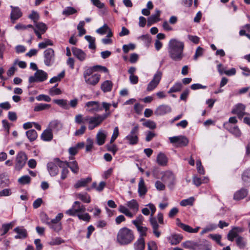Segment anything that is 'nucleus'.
Returning <instances> with one entry per match:
<instances>
[{"label": "nucleus", "mask_w": 250, "mask_h": 250, "mask_svg": "<svg viewBox=\"0 0 250 250\" xmlns=\"http://www.w3.org/2000/svg\"><path fill=\"white\" fill-rule=\"evenodd\" d=\"M106 135L103 130L99 131L96 135L97 143L99 146L103 145L106 139Z\"/></svg>", "instance_id": "25"}, {"label": "nucleus", "mask_w": 250, "mask_h": 250, "mask_svg": "<svg viewBox=\"0 0 250 250\" xmlns=\"http://www.w3.org/2000/svg\"><path fill=\"white\" fill-rule=\"evenodd\" d=\"M31 178L28 175H24L18 179L19 183L22 185L29 184L30 182Z\"/></svg>", "instance_id": "51"}, {"label": "nucleus", "mask_w": 250, "mask_h": 250, "mask_svg": "<svg viewBox=\"0 0 250 250\" xmlns=\"http://www.w3.org/2000/svg\"><path fill=\"white\" fill-rule=\"evenodd\" d=\"M162 180L164 182L167 183L169 187L173 186L175 183V176L170 171H167L164 173Z\"/></svg>", "instance_id": "11"}, {"label": "nucleus", "mask_w": 250, "mask_h": 250, "mask_svg": "<svg viewBox=\"0 0 250 250\" xmlns=\"http://www.w3.org/2000/svg\"><path fill=\"white\" fill-rule=\"evenodd\" d=\"M95 72H99L105 74L109 73V70L106 67L100 65H95Z\"/></svg>", "instance_id": "48"}, {"label": "nucleus", "mask_w": 250, "mask_h": 250, "mask_svg": "<svg viewBox=\"0 0 250 250\" xmlns=\"http://www.w3.org/2000/svg\"><path fill=\"white\" fill-rule=\"evenodd\" d=\"M26 135L30 142L35 141L38 137L37 133L34 129H30L26 131Z\"/></svg>", "instance_id": "36"}, {"label": "nucleus", "mask_w": 250, "mask_h": 250, "mask_svg": "<svg viewBox=\"0 0 250 250\" xmlns=\"http://www.w3.org/2000/svg\"><path fill=\"white\" fill-rule=\"evenodd\" d=\"M126 205L130 209L132 210L137 211L139 209V204L135 199H132L128 201Z\"/></svg>", "instance_id": "41"}, {"label": "nucleus", "mask_w": 250, "mask_h": 250, "mask_svg": "<svg viewBox=\"0 0 250 250\" xmlns=\"http://www.w3.org/2000/svg\"><path fill=\"white\" fill-rule=\"evenodd\" d=\"M44 223L47 224L50 229L56 232L59 231L62 229L61 223L52 224L51 223H49V221H48L46 222L44 221Z\"/></svg>", "instance_id": "38"}, {"label": "nucleus", "mask_w": 250, "mask_h": 250, "mask_svg": "<svg viewBox=\"0 0 250 250\" xmlns=\"http://www.w3.org/2000/svg\"><path fill=\"white\" fill-rule=\"evenodd\" d=\"M111 104L106 102H103L102 104L99 102L95 101V111H101L104 109L106 112H109Z\"/></svg>", "instance_id": "19"}, {"label": "nucleus", "mask_w": 250, "mask_h": 250, "mask_svg": "<svg viewBox=\"0 0 250 250\" xmlns=\"http://www.w3.org/2000/svg\"><path fill=\"white\" fill-rule=\"evenodd\" d=\"M150 224L152 227V229H158L159 225L155 217H150L149 219Z\"/></svg>", "instance_id": "60"}, {"label": "nucleus", "mask_w": 250, "mask_h": 250, "mask_svg": "<svg viewBox=\"0 0 250 250\" xmlns=\"http://www.w3.org/2000/svg\"><path fill=\"white\" fill-rule=\"evenodd\" d=\"M75 121L76 123L79 124L91 123L94 121V117L89 116L83 117L82 115L78 114L75 116Z\"/></svg>", "instance_id": "18"}, {"label": "nucleus", "mask_w": 250, "mask_h": 250, "mask_svg": "<svg viewBox=\"0 0 250 250\" xmlns=\"http://www.w3.org/2000/svg\"><path fill=\"white\" fill-rule=\"evenodd\" d=\"M248 194V190L247 188H242L234 192L233 194V200L240 201L244 199Z\"/></svg>", "instance_id": "14"}, {"label": "nucleus", "mask_w": 250, "mask_h": 250, "mask_svg": "<svg viewBox=\"0 0 250 250\" xmlns=\"http://www.w3.org/2000/svg\"><path fill=\"white\" fill-rule=\"evenodd\" d=\"M182 84L180 82H176L168 91V93H172L179 92L182 88Z\"/></svg>", "instance_id": "39"}, {"label": "nucleus", "mask_w": 250, "mask_h": 250, "mask_svg": "<svg viewBox=\"0 0 250 250\" xmlns=\"http://www.w3.org/2000/svg\"><path fill=\"white\" fill-rule=\"evenodd\" d=\"M146 244L144 238H138L136 242L134 244L135 250H144Z\"/></svg>", "instance_id": "24"}, {"label": "nucleus", "mask_w": 250, "mask_h": 250, "mask_svg": "<svg viewBox=\"0 0 250 250\" xmlns=\"http://www.w3.org/2000/svg\"><path fill=\"white\" fill-rule=\"evenodd\" d=\"M183 238L182 234L173 233L167 237V240L171 245H176L181 242Z\"/></svg>", "instance_id": "16"}, {"label": "nucleus", "mask_w": 250, "mask_h": 250, "mask_svg": "<svg viewBox=\"0 0 250 250\" xmlns=\"http://www.w3.org/2000/svg\"><path fill=\"white\" fill-rule=\"evenodd\" d=\"M53 42L51 40L46 39L44 42L39 43L38 46L40 49H43L48 45H53Z\"/></svg>", "instance_id": "52"}, {"label": "nucleus", "mask_w": 250, "mask_h": 250, "mask_svg": "<svg viewBox=\"0 0 250 250\" xmlns=\"http://www.w3.org/2000/svg\"><path fill=\"white\" fill-rule=\"evenodd\" d=\"M125 139L128 141L129 145L132 146L137 145L139 142V137L137 135L128 134L125 137Z\"/></svg>", "instance_id": "31"}, {"label": "nucleus", "mask_w": 250, "mask_h": 250, "mask_svg": "<svg viewBox=\"0 0 250 250\" xmlns=\"http://www.w3.org/2000/svg\"><path fill=\"white\" fill-rule=\"evenodd\" d=\"M148 250H157L158 247L155 241H151L147 243Z\"/></svg>", "instance_id": "64"}, {"label": "nucleus", "mask_w": 250, "mask_h": 250, "mask_svg": "<svg viewBox=\"0 0 250 250\" xmlns=\"http://www.w3.org/2000/svg\"><path fill=\"white\" fill-rule=\"evenodd\" d=\"M44 62L46 66L52 65L55 60L54 51L52 48H48L43 52Z\"/></svg>", "instance_id": "7"}, {"label": "nucleus", "mask_w": 250, "mask_h": 250, "mask_svg": "<svg viewBox=\"0 0 250 250\" xmlns=\"http://www.w3.org/2000/svg\"><path fill=\"white\" fill-rule=\"evenodd\" d=\"M14 231L17 233L14 238L16 239H24L27 237V230L23 227H17L14 229Z\"/></svg>", "instance_id": "13"}, {"label": "nucleus", "mask_w": 250, "mask_h": 250, "mask_svg": "<svg viewBox=\"0 0 250 250\" xmlns=\"http://www.w3.org/2000/svg\"><path fill=\"white\" fill-rule=\"evenodd\" d=\"M135 48V45L130 43L128 44H125L123 46V50L125 53H127L130 50H134Z\"/></svg>", "instance_id": "55"}, {"label": "nucleus", "mask_w": 250, "mask_h": 250, "mask_svg": "<svg viewBox=\"0 0 250 250\" xmlns=\"http://www.w3.org/2000/svg\"><path fill=\"white\" fill-rule=\"evenodd\" d=\"M73 208L77 213L84 212L85 210L83 206L80 205V203L79 201L75 202L74 205L73 206Z\"/></svg>", "instance_id": "47"}, {"label": "nucleus", "mask_w": 250, "mask_h": 250, "mask_svg": "<svg viewBox=\"0 0 250 250\" xmlns=\"http://www.w3.org/2000/svg\"><path fill=\"white\" fill-rule=\"evenodd\" d=\"M47 78V74L42 70H37L34 76L29 78V82L33 83L36 82H43Z\"/></svg>", "instance_id": "6"}, {"label": "nucleus", "mask_w": 250, "mask_h": 250, "mask_svg": "<svg viewBox=\"0 0 250 250\" xmlns=\"http://www.w3.org/2000/svg\"><path fill=\"white\" fill-rule=\"evenodd\" d=\"M168 160L166 155L163 153H160L157 157V162L159 166H165L167 165Z\"/></svg>", "instance_id": "23"}, {"label": "nucleus", "mask_w": 250, "mask_h": 250, "mask_svg": "<svg viewBox=\"0 0 250 250\" xmlns=\"http://www.w3.org/2000/svg\"><path fill=\"white\" fill-rule=\"evenodd\" d=\"M146 142H150L156 135L155 133L151 131H148L146 133Z\"/></svg>", "instance_id": "63"}, {"label": "nucleus", "mask_w": 250, "mask_h": 250, "mask_svg": "<svg viewBox=\"0 0 250 250\" xmlns=\"http://www.w3.org/2000/svg\"><path fill=\"white\" fill-rule=\"evenodd\" d=\"M35 26L42 34L44 33L47 29L46 25L42 22H36Z\"/></svg>", "instance_id": "53"}, {"label": "nucleus", "mask_w": 250, "mask_h": 250, "mask_svg": "<svg viewBox=\"0 0 250 250\" xmlns=\"http://www.w3.org/2000/svg\"><path fill=\"white\" fill-rule=\"evenodd\" d=\"M244 231V229L242 227H233L231 230H230L228 234L227 238L228 239L232 242L235 238H237L239 234Z\"/></svg>", "instance_id": "9"}, {"label": "nucleus", "mask_w": 250, "mask_h": 250, "mask_svg": "<svg viewBox=\"0 0 250 250\" xmlns=\"http://www.w3.org/2000/svg\"><path fill=\"white\" fill-rule=\"evenodd\" d=\"M65 163V166L66 167H68L70 168L71 171L75 174L78 173L79 171V167L78 164L76 161L67 162H64Z\"/></svg>", "instance_id": "27"}, {"label": "nucleus", "mask_w": 250, "mask_h": 250, "mask_svg": "<svg viewBox=\"0 0 250 250\" xmlns=\"http://www.w3.org/2000/svg\"><path fill=\"white\" fill-rule=\"evenodd\" d=\"M63 215L62 213H59L57 214V215L54 219H51L50 221H49V223H51L52 224L61 223L60 222V221L63 217Z\"/></svg>", "instance_id": "59"}, {"label": "nucleus", "mask_w": 250, "mask_h": 250, "mask_svg": "<svg viewBox=\"0 0 250 250\" xmlns=\"http://www.w3.org/2000/svg\"><path fill=\"white\" fill-rule=\"evenodd\" d=\"M135 239L133 231L126 227L121 228L117 235V241L122 246L131 244Z\"/></svg>", "instance_id": "2"}, {"label": "nucleus", "mask_w": 250, "mask_h": 250, "mask_svg": "<svg viewBox=\"0 0 250 250\" xmlns=\"http://www.w3.org/2000/svg\"><path fill=\"white\" fill-rule=\"evenodd\" d=\"M212 245L210 243L206 240L199 241V250H211Z\"/></svg>", "instance_id": "32"}, {"label": "nucleus", "mask_w": 250, "mask_h": 250, "mask_svg": "<svg viewBox=\"0 0 250 250\" xmlns=\"http://www.w3.org/2000/svg\"><path fill=\"white\" fill-rule=\"evenodd\" d=\"M170 143L175 145L177 147L186 146L189 143L188 138L184 135L175 136L169 138Z\"/></svg>", "instance_id": "4"}, {"label": "nucleus", "mask_w": 250, "mask_h": 250, "mask_svg": "<svg viewBox=\"0 0 250 250\" xmlns=\"http://www.w3.org/2000/svg\"><path fill=\"white\" fill-rule=\"evenodd\" d=\"M53 102L65 109H69V105L68 104L67 101L64 99L54 100Z\"/></svg>", "instance_id": "37"}, {"label": "nucleus", "mask_w": 250, "mask_h": 250, "mask_svg": "<svg viewBox=\"0 0 250 250\" xmlns=\"http://www.w3.org/2000/svg\"><path fill=\"white\" fill-rule=\"evenodd\" d=\"M42 140L45 141H50L53 138L52 131L50 129H46L44 130L41 135Z\"/></svg>", "instance_id": "30"}, {"label": "nucleus", "mask_w": 250, "mask_h": 250, "mask_svg": "<svg viewBox=\"0 0 250 250\" xmlns=\"http://www.w3.org/2000/svg\"><path fill=\"white\" fill-rule=\"evenodd\" d=\"M112 82L110 81L106 80L102 83L101 89L104 92H109L112 90Z\"/></svg>", "instance_id": "35"}, {"label": "nucleus", "mask_w": 250, "mask_h": 250, "mask_svg": "<svg viewBox=\"0 0 250 250\" xmlns=\"http://www.w3.org/2000/svg\"><path fill=\"white\" fill-rule=\"evenodd\" d=\"M27 159L25 153L22 151L20 152L17 155L15 168L18 170H21L26 164Z\"/></svg>", "instance_id": "8"}, {"label": "nucleus", "mask_w": 250, "mask_h": 250, "mask_svg": "<svg viewBox=\"0 0 250 250\" xmlns=\"http://www.w3.org/2000/svg\"><path fill=\"white\" fill-rule=\"evenodd\" d=\"M92 180V178L90 177H87L86 178H81L76 182V183L74 185V187L77 189L83 187H85L89 184L91 183Z\"/></svg>", "instance_id": "17"}, {"label": "nucleus", "mask_w": 250, "mask_h": 250, "mask_svg": "<svg viewBox=\"0 0 250 250\" xmlns=\"http://www.w3.org/2000/svg\"><path fill=\"white\" fill-rule=\"evenodd\" d=\"M50 107V105L46 104H39L34 107L35 111H40Z\"/></svg>", "instance_id": "46"}, {"label": "nucleus", "mask_w": 250, "mask_h": 250, "mask_svg": "<svg viewBox=\"0 0 250 250\" xmlns=\"http://www.w3.org/2000/svg\"><path fill=\"white\" fill-rule=\"evenodd\" d=\"M161 13V11L160 10L156 9V13L151 15L147 18V26L148 27L150 26L155 23H156L158 21H160V16Z\"/></svg>", "instance_id": "15"}, {"label": "nucleus", "mask_w": 250, "mask_h": 250, "mask_svg": "<svg viewBox=\"0 0 250 250\" xmlns=\"http://www.w3.org/2000/svg\"><path fill=\"white\" fill-rule=\"evenodd\" d=\"M171 112V107L167 104H161L157 107L155 111V114L157 116H163Z\"/></svg>", "instance_id": "12"}, {"label": "nucleus", "mask_w": 250, "mask_h": 250, "mask_svg": "<svg viewBox=\"0 0 250 250\" xmlns=\"http://www.w3.org/2000/svg\"><path fill=\"white\" fill-rule=\"evenodd\" d=\"M204 49L198 46L196 50L195 53L193 56V58L194 60H196L199 57L201 56L203 54Z\"/></svg>", "instance_id": "62"}, {"label": "nucleus", "mask_w": 250, "mask_h": 250, "mask_svg": "<svg viewBox=\"0 0 250 250\" xmlns=\"http://www.w3.org/2000/svg\"><path fill=\"white\" fill-rule=\"evenodd\" d=\"M241 177L244 185L246 186L250 184V169L245 170L242 174Z\"/></svg>", "instance_id": "33"}, {"label": "nucleus", "mask_w": 250, "mask_h": 250, "mask_svg": "<svg viewBox=\"0 0 250 250\" xmlns=\"http://www.w3.org/2000/svg\"><path fill=\"white\" fill-rule=\"evenodd\" d=\"M208 237L215 241V242L219 246L221 247L224 246V244L221 242L222 238L221 235L218 234H210L208 235Z\"/></svg>", "instance_id": "42"}, {"label": "nucleus", "mask_w": 250, "mask_h": 250, "mask_svg": "<svg viewBox=\"0 0 250 250\" xmlns=\"http://www.w3.org/2000/svg\"><path fill=\"white\" fill-rule=\"evenodd\" d=\"M194 201L193 197H190L188 199L182 200L180 204L181 206L186 207L188 206H192Z\"/></svg>", "instance_id": "43"}, {"label": "nucleus", "mask_w": 250, "mask_h": 250, "mask_svg": "<svg viewBox=\"0 0 250 250\" xmlns=\"http://www.w3.org/2000/svg\"><path fill=\"white\" fill-rule=\"evenodd\" d=\"M108 29H109L108 26L106 24H104L103 26L96 30V32L100 35H104L107 32Z\"/></svg>", "instance_id": "54"}, {"label": "nucleus", "mask_w": 250, "mask_h": 250, "mask_svg": "<svg viewBox=\"0 0 250 250\" xmlns=\"http://www.w3.org/2000/svg\"><path fill=\"white\" fill-rule=\"evenodd\" d=\"M65 166L64 161H61L59 158H55L53 162H49L47 167L48 171L51 176H55L58 174L59 170L58 167H63Z\"/></svg>", "instance_id": "3"}, {"label": "nucleus", "mask_w": 250, "mask_h": 250, "mask_svg": "<svg viewBox=\"0 0 250 250\" xmlns=\"http://www.w3.org/2000/svg\"><path fill=\"white\" fill-rule=\"evenodd\" d=\"M143 125L151 129H154L156 127L155 123L151 120H147L143 123Z\"/></svg>", "instance_id": "57"}, {"label": "nucleus", "mask_w": 250, "mask_h": 250, "mask_svg": "<svg viewBox=\"0 0 250 250\" xmlns=\"http://www.w3.org/2000/svg\"><path fill=\"white\" fill-rule=\"evenodd\" d=\"M184 43L176 39H171L167 47L169 57L174 61L178 62L184 57Z\"/></svg>", "instance_id": "1"}, {"label": "nucleus", "mask_w": 250, "mask_h": 250, "mask_svg": "<svg viewBox=\"0 0 250 250\" xmlns=\"http://www.w3.org/2000/svg\"><path fill=\"white\" fill-rule=\"evenodd\" d=\"M147 191V189L145 186L144 180L141 178L138 184V193L140 196L145 195Z\"/></svg>", "instance_id": "22"}, {"label": "nucleus", "mask_w": 250, "mask_h": 250, "mask_svg": "<svg viewBox=\"0 0 250 250\" xmlns=\"http://www.w3.org/2000/svg\"><path fill=\"white\" fill-rule=\"evenodd\" d=\"M110 114L109 112L100 115L95 114V127L99 126L104 120H105Z\"/></svg>", "instance_id": "20"}, {"label": "nucleus", "mask_w": 250, "mask_h": 250, "mask_svg": "<svg viewBox=\"0 0 250 250\" xmlns=\"http://www.w3.org/2000/svg\"><path fill=\"white\" fill-rule=\"evenodd\" d=\"M236 137H239L241 136L242 133L237 125L234 126L229 132Z\"/></svg>", "instance_id": "50"}, {"label": "nucleus", "mask_w": 250, "mask_h": 250, "mask_svg": "<svg viewBox=\"0 0 250 250\" xmlns=\"http://www.w3.org/2000/svg\"><path fill=\"white\" fill-rule=\"evenodd\" d=\"M50 129L58 131L62 128V124L58 120H54L50 123Z\"/></svg>", "instance_id": "29"}, {"label": "nucleus", "mask_w": 250, "mask_h": 250, "mask_svg": "<svg viewBox=\"0 0 250 250\" xmlns=\"http://www.w3.org/2000/svg\"><path fill=\"white\" fill-rule=\"evenodd\" d=\"M94 66L88 67L84 71L83 76L85 82L89 84H94Z\"/></svg>", "instance_id": "10"}, {"label": "nucleus", "mask_w": 250, "mask_h": 250, "mask_svg": "<svg viewBox=\"0 0 250 250\" xmlns=\"http://www.w3.org/2000/svg\"><path fill=\"white\" fill-rule=\"evenodd\" d=\"M176 225L177 226L182 229L184 231L190 233L191 227L189 225L182 223L179 218L176 219Z\"/></svg>", "instance_id": "40"}, {"label": "nucleus", "mask_w": 250, "mask_h": 250, "mask_svg": "<svg viewBox=\"0 0 250 250\" xmlns=\"http://www.w3.org/2000/svg\"><path fill=\"white\" fill-rule=\"evenodd\" d=\"M11 8H12L11 13V18L12 20H17L21 16L22 13L18 7H14L11 6Z\"/></svg>", "instance_id": "26"}, {"label": "nucleus", "mask_w": 250, "mask_h": 250, "mask_svg": "<svg viewBox=\"0 0 250 250\" xmlns=\"http://www.w3.org/2000/svg\"><path fill=\"white\" fill-rule=\"evenodd\" d=\"M119 135V128L118 126H116L114 128L113 133L111 136L110 144H112L117 138Z\"/></svg>", "instance_id": "56"}, {"label": "nucleus", "mask_w": 250, "mask_h": 250, "mask_svg": "<svg viewBox=\"0 0 250 250\" xmlns=\"http://www.w3.org/2000/svg\"><path fill=\"white\" fill-rule=\"evenodd\" d=\"M77 12V10L72 7H68L63 11L62 13L65 15H70Z\"/></svg>", "instance_id": "58"}, {"label": "nucleus", "mask_w": 250, "mask_h": 250, "mask_svg": "<svg viewBox=\"0 0 250 250\" xmlns=\"http://www.w3.org/2000/svg\"><path fill=\"white\" fill-rule=\"evenodd\" d=\"M246 106L241 103H238L235 104L231 110V113L233 114L245 112Z\"/></svg>", "instance_id": "28"}, {"label": "nucleus", "mask_w": 250, "mask_h": 250, "mask_svg": "<svg viewBox=\"0 0 250 250\" xmlns=\"http://www.w3.org/2000/svg\"><path fill=\"white\" fill-rule=\"evenodd\" d=\"M139 233V238H144L146 236V231H147V228L146 227L140 226L138 229H137Z\"/></svg>", "instance_id": "49"}, {"label": "nucleus", "mask_w": 250, "mask_h": 250, "mask_svg": "<svg viewBox=\"0 0 250 250\" xmlns=\"http://www.w3.org/2000/svg\"><path fill=\"white\" fill-rule=\"evenodd\" d=\"M236 245L240 249H244L247 245L246 240L242 236H238L235 240Z\"/></svg>", "instance_id": "34"}, {"label": "nucleus", "mask_w": 250, "mask_h": 250, "mask_svg": "<svg viewBox=\"0 0 250 250\" xmlns=\"http://www.w3.org/2000/svg\"><path fill=\"white\" fill-rule=\"evenodd\" d=\"M105 147L107 151L112 152L114 155L116 154L118 150V146L115 144L111 145V144H107L106 145Z\"/></svg>", "instance_id": "44"}, {"label": "nucleus", "mask_w": 250, "mask_h": 250, "mask_svg": "<svg viewBox=\"0 0 250 250\" xmlns=\"http://www.w3.org/2000/svg\"><path fill=\"white\" fill-rule=\"evenodd\" d=\"M162 77V72L158 70L154 74L153 79L147 85L146 90L150 92L153 90L159 84Z\"/></svg>", "instance_id": "5"}, {"label": "nucleus", "mask_w": 250, "mask_h": 250, "mask_svg": "<svg viewBox=\"0 0 250 250\" xmlns=\"http://www.w3.org/2000/svg\"><path fill=\"white\" fill-rule=\"evenodd\" d=\"M72 51L74 56L80 61H83L85 59L86 54L82 50L76 47H72Z\"/></svg>", "instance_id": "21"}, {"label": "nucleus", "mask_w": 250, "mask_h": 250, "mask_svg": "<svg viewBox=\"0 0 250 250\" xmlns=\"http://www.w3.org/2000/svg\"><path fill=\"white\" fill-rule=\"evenodd\" d=\"M150 224L152 227V229H158L159 225L155 217H150L149 219Z\"/></svg>", "instance_id": "61"}, {"label": "nucleus", "mask_w": 250, "mask_h": 250, "mask_svg": "<svg viewBox=\"0 0 250 250\" xmlns=\"http://www.w3.org/2000/svg\"><path fill=\"white\" fill-rule=\"evenodd\" d=\"M14 226L13 222H10L8 224H4L2 225V229L3 231L2 233L1 234V236L5 235L10 229H12Z\"/></svg>", "instance_id": "45"}]
</instances>
